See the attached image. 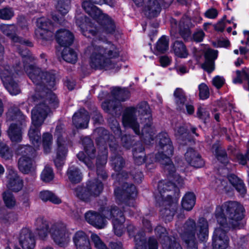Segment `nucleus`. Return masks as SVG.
I'll return each mask as SVG.
<instances>
[{"mask_svg": "<svg viewBox=\"0 0 249 249\" xmlns=\"http://www.w3.org/2000/svg\"><path fill=\"white\" fill-rule=\"evenodd\" d=\"M83 7L85 11L96 21L99 27L93 26L94 23L87 18L77 19L76 24L81 28L83 35L88 37L95 36L101 41L98 44L92 43L89 46L86 52L89 55V63L92 69L95 70H113L117 71L120 70L121 64L115 59L119 56V51L116 47L109 42H106L100 38L101 32L112 33L115 29L112 19L101 11L90 1H85Z\"/></svg>", "mask_w": 249, "mask_h": 249, "instance_id": "nucleus-1", "label": "nucleus"}, {"mask_svg": "<svg viewBox=\"0 0 249 249\" xmlns=\"http://www.w3.org/2000/svg\"><path fill=\"white\" fill-rule=\"evenodd\" d=\"M19 53L25 58L24 67L28 77L35 84L40 87L38 89V93H36L33 97L34 99L36 98L34 100V105L36 109L58 107V100L51 91L55 85L54 74L43 71L30 63L34 58L27 49L19 50Z\"/></svg>", "mask_w": 249, "mask_h": 249, "instance_id": "nucleus-2", "label": "nucleus"}, {"mask_svg": "<svg viewBox=\"0 0 249 249\" xmlns=\"http://www.w3.org/2000/svg\"><path fill=\"white\" fill-rule=\"evenodd\" d=\"M243 206L237 202L229 201L217 206L215 216L219 227L216 228L213 237V249H226L229 244L227 232L231 227L240 228L243 218Z\"/></svg>", "mask_w": 249, "mask_h": 249, "instance_id": "nucleus-3", "label": "nucleus"}, {"mask_svg": "<svg viewBox=\"0 0 249 249\" xmlns=\"http://www.w3.org/2000/svg\"><path fill=\"white\" fill-rule=\"evenodd\" d=\"M159 144L161 151L156 155V159L162 165L164 172L167 174L170 181H160L158 184V189L162 197L163 193L166 191L178 190V187L183 184V179L176 173V169L169 157L173 154V147L172 142L165 133L160 134L158 136Z\"/></svg>", "mask_w": 249, "mask_h": 249, "instance_id": "nucleus-4", "label": "nucleus"}, {"mask_svg": "<svg viewBox=\"0 0 249 249\" xmlns=\"http://www.w3.org/2000/svg\"><path fill=\"white\" fill-rule=\"evenodd\" d=\"M103 215L99 212L89 211L85 214L86 221L98 229H103L107 225L106 219L111 220L114 233L117 236H121L124 231V223L125 221L123 213L118 207L111 206L103 211Z\"/></svg>", "mask_w": 249, "mask_h": 249, "instance_id": "nucleus-5", "label": "nucleus"}, {"mask_svg": "<svg viewBox=\"0 0 249 249\" xmlns=\"http://www.w3.org/2000/svg\"><path fill=\"white\" fill-rule=\"evenodd\" d=\"M136 110H125L123 116V123L125 127L131 128L136 134L140 135L141 132L138 123L136 118ZM140 119L144 126L142 130L141 134L144 142L150 144L154 141V129L151 127L152 115L150 110H140Z\"/></svg>", "mask_w": 249, "mask_h": 249, "instance_id": "nucleus-6", "label": "nucleus"}, {"mask_svg": "<svg viewBox=\"0 0 249 249\" xmlns=\"http://www.w3.org/2000/svg\"><path fill=\"white\" fill-rule=\"evenodd\" d=\"M208 223L204 217H200L196 226V221L188 219L182 227L180 235L188 249H197V239L205 241L208 236Z\"/></svg>", "mask_w": 249, "mask_h": 249, "instance_id": "nucleus-7", "label": "nucleus"}, {"mask_svg": "<svg viewBox=\"0 0 249 249\" xmlns=\"http://www.w3.org/2000/svg\"><path fill=\"white\" fill-rule=\"evenodd\" d=\"M128 177V173L126 171L117 175L116 178L121 186L115 189L114 194L118 201L124 202L129 207H133L134 198L137 196V192L133 184L125 181Z\"/></svg>", "mask_w": 249, "mask_h": 249, "instance_id": "nucleus-8", "label": "nucleus"}, {"mask_svg": "<svg viewBox=\"0 0 249 249\" xmlns=\"http://www.w3.org/2000/svg\"><path fill=\"white\" fill-rule=\"evenodd\" d=\"M15 153L21 156L18 159L19 170L23 174H28L34 169V159L36 157V149L28 145H18Z\"/></svg>", "mask_w": 249, "mask_h": 249, "instance_id": "nucleus-9", "label": "nucleus"}, {"mask_svg": "<svg viewBox=\"0 0 249 249\" xmlns=\"http://www.w3.org/2000/svg\"><path fill=\"white\" fill-rule=\"evenodd\" d=\"M130 97L129 91L125 88L115 87L111 90V100H105L102 103L104 109H116L120 107L121 103L127 100Z\"/></svg>", "mask_w": 249, "mask_h": 249, "instance_id": "nucleus-10", "label": "nucleus"}, {"mask_svg": "<svg viewBox=\"0 0 249 249\" xmlns=\"http://www.w3.org/2000/svg\"><path fill=\"white\" fill-rule=\"evenodd\" d=\"M49 232L53 241L60 247H65L69 242V232L64 223H54L51 226Z\"/></svg>", "mask_w": 249, "mask_h": 249, "instance_id": "nucleus-11", "label": "nucleus"}, {"mask_svg": "<svg viewBox=\"0 0 249 249\" xmlns=\"http://www.w3.org/2000/svg\"><path fill=\"white\" fill-rule=\"evenodd\" d=\"M82 142L87 157L85 156L83 152H80L77 154V157L89 168L92 169L94 167L93 160L96 157L95 148L92 140L89 138H84Z\"/></svg>", "mask_w": 249, "mask_h": 249, "instance_id": "nucleus-12", "label": "nucleus"}, {"mask_svg": "<svg viewBox=\"0 0 249 249\" xmlns=\"http://www.w3.org/2000/svg\"><path fill=\"white\" fill-rule=\"evenodd\" d=\"M1 79L10 94L16 95L20 92L18 85L13 79V73L9 66L0 68Z\"/></svg>", "mask_w": 249, "mask_h": 249, "instance_id": "nucleus-13", "label": "nucleus"}, {"mask_svg": "<svg viewBox=\"0 0 249 249\" xmlns=\"http://www.w3.org/2000/svg\"><path fill=\"white\" fill-rule=\"evenodd\" d=\"M156 234L159 236L163 249H182L179 243L175 240L174 237H170L166 230L161 226L155 229Z\"/></svg>", "mask_w": 249, "mask_h": 249, "instance_id": "nucleus-14", "label": "nucleus"}, {"mask_svg": "<svg viewBox=\"0 0 249 249\" xmlns=\"http://www.w3.org/2000/svg\"><path fill=\"white\" fill-rule=\"evenodd\" d=\"M6 186L14 192H18L23 187V181L18 176L16 170L12 166L7 168Z\"/></svg>", "mask_w": 249, "mask_h": 249, "instance_id": "nucleus-15", "label": "nucleus"}, {"mask_svg": "<svg viewBox=\"0 0 249 249\" xmlns=\"http://www.w3.org/2000/svg\"><path fill=\"white\" fill-rule=\"evenodd\" d=\"M36 25L37 28L36 30V36L39 38L46 40L51 39L53 37V33L49 30L51 24L49 20L45 18H41L37 20Z\"/></svg>", "mask_w": 249, "mask_h": 249, "instance_id": "nucleus-16", "label": "nucleus"}, {"mask_svg": "<svg viewBox=\"0 0 249 249\" xmlns=\"http://www.w3.org/2000/svg\"><path fill=\"white\" fill-rule=\"evenodd\" d=\"M57 148L55 149L56 156L54 159V164L57 168H61L64 164V161L68 154L67 142L65 140L60 138L57 140Z\"/></svg>", "mask_w": 249, "mask_h": 249, "instance_id": "nucleus-17", "label": "nucleus"}, {"mask_svg": "<svg viewBox=\"0 0 249 249\" xmlns=\"http://www.w3.org/2000/svg\"><path fill=\"white\" fill-rule=\"evenodd\" d=\"M1 31L6 36L11 38L13 42L19 43L21 45L32 46V44L28 40L23 39L15 36L17 28L14 25L1 24L0 26Z\"/></svg>", "mask_w": 249, "mask_h": 249, "instance_id": "nucleus-18", "label": "nucleus"}, {"mask_svg": "<svg viewBox=\"0 0 249 249\" xmlns=\"http://www.w3.org/2000/svg\"><path fill=\"white\" fill-rule=\"evenodd\" d=\"M19 242L23 249H33L35 246L34 234L28 228H23L21 230Z\"/></svg>", "mask_w": 249, "mask_h": 249, "instance_id": "nucleus-19", "label": "nucleus"}, {"mask_svg": "<svg viewBox=\"0 0 249 249\" xmlns=\"http://www.w3.org/2000/svg\"><path fill=\"white\" fill-rule=\"evenodd\" d=\"M136 249H147V244L146 242L144 233L143 231L140 232L134 236ZM148 249H158V243L156 240L150 237L149 239Z\"/></svg>", "mask_w": 249, "mask_h": 249, "instance_id": "nucleus-20", "label": "nucleus"}, {"mask_svg": "<svg viewBox=\"0 0 249 249\" xmlns=\"http://www.w3.org/2000/svg\"><path fill=\"white\" fill-rule=\"evenodd\" d=\"M90 116L87 110H78L72 117V123L77 128L88 127Z\"/></svg>", "mask_w": 249, "mask_h": 249, "instance_id": "nucleus-21", "label": "nucleus"}, {"mask_svg": "<svg viewBox=\"0 0 249 249\" xmlns=\"http://www.w3.org/2000/svg\"><path fill=\"white\" fill-rule=\"evenodd\" d=\"M102 148L103 149V151L101 155H99L97 158V175L99 178L103 180H106L107 178V175L104 170L103 166L107 162V151L106 146H104Z\"/></svg>", "mask_w": 249, "mask_h": 249, "instance_id": "nucleus-22", "label": "nucleus"}, {"mask_svg": "<svg viewBox=\"0 0 249 249\" xmlns=\"http://www.w3.org/2000/svg\"><path fill=\"white\" fill-rule=\"evenodd\" d=\"M25 126V123H20L12 124L8 130V135L12 142H20L22 139V129Z\"/></svg>", "mask_w": 249, "mask_h": 249, "instance_id": "nucleus-23", "label": "nucleus"}, {"mask_svg": "<svg viewBox=\"0 0 249 249\" xmlns=\"http://www.w3.org/2000/svg\"><path fill=\"white\" fill-rule=\"evenodd\" d=\"M73 241L76 249H91L88 236L82 231H79L74 234Z\"/></svg>", "mask_w": 249, "mask_h": 249, "instance_id": "nucleus-24", "label": "nucleus"}, {"mask_svg": "<svg viewBox=\"0 0 249 249\" xmlns=\"http://www.w3.org/2000/svg\"><path fill=\"white\" fill-rule=\"evenodd\" d=\"M184 156L187 162L192 166L199 168L204 165V161L199 154L192 148H189Z\"/></svg>", "mask_w": 249, "mask_h": 249, "instance_id": "nucleus-25", "label": "nucleus"}, {"mask_svg": "<svg viewBox=\"0 0 249 249\" xmlns=\"http://www.w3.org/2000/svg\"><path fill=\"white\" fill-rule=\"evenodd\" d=\"M174 100L177 105L179 107H186V109H193L194 107L192 102L187 101L185 93L182 89L177 88L174 92Z\"/></svg>", "mask_w": 249, "mask_h": 249, "instance_id": "nucleus-26", "label": "nucleus"}, {"mask_svg": "<svg viewBox=\"0 0 249 249\" xmlns=\"http://www.w3.org/2000/svg\"><path fill=\"white\" fill-rule=\"evenodd\" d=\"M217 51L216 50L208 49L205 53V61L202 65L203 68L208 71L211 72L213 71L214 60L217 58Z\"/></svg>", "mask_w": 249, "mask_h": 249, "instance_id": "nucleus-27", "label": "nucleus"}, {"mask_svg": "<svg viewBox=\"0 0 249 249\" xmlns=\"http://www.w3.org/2000/svg\"><path fill=\"white\" fill-rule=\"evenodd\" d=\"M55 36L57 42L63 46L71 44L74 38L73 35L69 31L65 29L58 30Z\"/></svg>", "mask_w": 249, "mask_h": 249, "instance_id": "nucleus-28", "label": "nucleus"}, {"mask_svg": "<svg viewBox=\"0 0 249 249\" xmlns=\"http://www.w3.org/2000/svg\"><path fill=\"white\" fill-rule=\"evenodd\" d=\"M36 232L39 237L44 239L49 233V222L44 217H38L36 221Z\"/></svg>", "mask_w": 249, "mask_h": 249, "instance_id": "nucleus-29", "label": "nucleus"}, {"mask_svg": "<svg viewBox=\"0 0 249 249\" xmlns=\"http://www.w3.org/2000/svg\"><path fill=\"white\" fill-rule=\"evenodd\" d=\"M51 113V110H32V124L41 126L46 118Z\"/></svg>", "mask_w": 249, "mask_h": 249, "instance_id": "nucleus-30", "label": "nucleus"}, {"mask_svg": "<svg viewBox=\"0 0 249 249\" xmlns=\"http://www.w3.org/2000/svg\"><path fill=\"white\" fill-rule=\"evenodd\" d=\"M86 186L92 198L98 196L104 188L103 183L98 179L89 181Z\"/></svg>", "mask_w": 249, "mask_h": 249, "instance_id": "nucleus-31", "label": "nucleus"}, {"mask_svg": "<svg viewBox=\"0 0 249 249\" xmlns=\"http://www.w3.org/2000/svg\"><path fill=\"white\" fill-rule=\"evenodd\" d=\"M67 176L72 183H78L82 181L83 174L80 169L75 165L69 166L67 171Z\"/></svg>", "mask_w": 249, "mask_h": 249, "instance_id": "nucleus-32", "label": "nucleus"}, {"mask_svg": "<svg viewBox=\"0 0 249 249\" xmlns=\"http://www.w3.org/2000/svg\"><path fill=\"white\" fill-rule=\"evenodd\" d=\"M40 126H41L32 124L28 132V136L30 140L34 145L36 148H37L40 144Z\"/></svg>", "mask_w": 249, "mask_h": 249, "instance_id": "nucleus-33", "label": "nucleus"}, {"mask_svg": "<svg viewBox=\"0 0 249 249\" xmlns=\"http://www.w3.org/2000/svg\"><path fill=\"white\" fill-rule=\"evenodd\" d=\"M145 11L146 15L150 17H154L160 13V6L157 0H147Z\"/></svg>", "mask_w": 249, "mask_h": 249, "instance_id": "nucleus-34", "label": "nucleus"}, {"mask_svg": "<svg viewBox=\"0 0 249 249\" xmlns=\"http://www.w3.org/2000/svg\"><path fill=\"white\" fill-rule=\"evenodd\" d=\"M196 202V197L194 193L188 192L182 198L181 205L182 208L190 211L194 207Z\"/></svg>", "mask_w": 249, "mask_h": 249, "instance_id": "nucleus-35", "label": "nucleus"}, {"mask_svg": "<svg viewBox=\"0 0 249 249\" xmlns=\"http://www.w3.org/2000/svg\"><path fill=\"white\" fill-rule=\"evenodd\" d=\"M74 194L79 199L85 202H89L92 199L87 186H77L74 189Z\"/></svg>", "mask_w": 249, "mask_h": 249, "instance_id": "nucleus-36", "label": "nucleus"}, {"mask_svg": "<svg viewBox=\"0 0 249 249\" xmlns=\"http://www.w3.org/2000/svg\"><path fill=\"white\" fill-rule=\"evenodd\" d=\"M211 150L215 154L217 159L223 163L227 162V154L225 149H223L219 143L213 144Z\"/></svg>", "mask_w": 249, "mask_h": 249, "instance_id": "nucleus-37", "label": "nucleus"}, {"mask_svg": "<svg viewBox=\"0 0 249 249\" xmlns=\"http://www.w3.org/2000/svg\"><path fill=\"white\" fill-rule=\"evenodd\" d=\"M172 49L175 54L180 58H186L188 55V51L185 46L181 42L177 41L174 42Z\"/></svg>", "mask_w": 249, "mask_h": 249, "instance_id": "nucleus-38", "label": "nucleus"}, {"mask_svg": "<svg viewBox=\"0 0 249 249\" xmlns=\"http://www.w3.org/2000/svg\"><path fill=\"white\" fill-rule=\"evenodd\" d=\"M39 197L43 201H50L55 204H59L62 202L59 197L49 191H41L39 194Z\"/></svg>", "mask_w": 249, "mask_h": 249, "instance_id": "nucleus-39", "label": "nucleus"}, {"mask_svg": "<svg viewBox=\"0 0 249 249\" xmlns=\"http://www.w3.org/2000/svg\"><path fill=\"white\" fill-rule=\"evenodd\" d=\"M133 155L135 162L138 165L142 164L145 160V154L144 148L142 144H139L133 151Z\"/></svg>", "mask_w": 249, "mask_h": 249, "instance_id": "nucleus-40", "label": "nucleus"}, {"mask_svg": "<svg viewBox=\"0 0 249 249\" xmlns=\"http://www.w3.org/2000/svg\"><path fill=\"white\" fill-rule=\"evenodd\" d=\"M6 119L9 121L16 120L19 123H23L25 120V116L20 110H8L6 113Z\"/></svg>", "mask_w": 249, "mask_h": 249, "instance_id": "nucleus-41", "label": "nucleus"}, {"mask_svg": "<svg viewBox=\"0 0 249 249\" xmlns=\"http://www.w3.org/2000/svg\"><path fill=\"white\" fill-rule=\"evenodd\" d=\"M62 56L63 59L69 63H75L77 60V55L73 50L65 48L63 50Z\"/></svg>", "mask_w": 249, "mask_h": 249, "instance_id": "nucleus-42", "label": "nucleus"}, {"mask_svg": "<svg viewBox=\"0 0 249 249\" xmlns=\"http://www.w3.org/2000/svg\"><path fill=\"white\" fill-rule=\"evenodd\" d=\"M71 0H57L56 4V9L58 12L63 16L66 15L70 8Z\"/></svg>", "mask_w": 249, "mask_h": 249, "instance_id": "nucleus-43", "label": "nucleus"}, {"mask_svg": "<svg viewBox=\"0 0 249 249\" xmlns=\"http://www.w3.org/2000/svg\"><path fill=\"white\" fill-rule=\"evenodd\" d=\"M171 207H172L171 209L165 208L160 210V215L165 221H169L173 219V216L175 214L176 204L175 203L172 204Z\"/></svg>", "mask_w": 249, "mask_h": 249, "instance_id": "nucleus-44", "label": "nucleus"}, {"mask_svg": "<svg viewBox=\"0 0 249 249\" xmlns=\"http://www.w3.org/2000/svg\"><path fill=\"white\" fill-rule=\"evenodd\" d=\"M111 164L116 171H119L124 167V161L120 156L115 155L111 158Z\"/></svg>", "mask_w": 249, "mask_h": 249, "instance_id": "nucleus-45", "label": "nucleus"}, {"mask_svg": "<svg viewBox=\"0 0 249 249\" xmlns=\"http://www.w3.org/2000/svg\"><path fill=\"white\" fill-rule=\"evenodd\" d=\"M42 139L44 151L46 154L49 153L51 151L52 136L49 133H45L43 134Z\"/></svg>", "mask_w": 249, "mask_h": 249, "instance_id": "nucleus-46", "label": "nucleus"}, {"mask_svg": "<svg viewBox=\"0 0 249 249\" xmlns=\"http://www.w3.org/2000/svg\"><path fill=\"white\" fill-rule=\"evenodd\" d=\"M54 178V174L52 168L49 166H46L41 174V178L42 181L48 182Z\"/></svg>", "mask_w": 249, "mask_h": 249, "instance_id": "nucleus-47", "label": "nucleus"}, {"mask_svg": "<svg viewBox=\"0 0 249 249\" xmlns=\"http://www.w3.org/2000/svg\"><path fill=\"white\" fill-rule=\"evenodd\" d=\"M3 199L5 206L9 208H12L16 205V199L11 193L5 192L3 194Z\"/></svg>", "mask_w": 249, "mask_h": 249, "instance_id": "nucleus-48", "label": "nucleus"}, {"mask_svg": "<svg viewBox=\"0 0 249 249\" xmlns=\"http://www.w3.org/2000/svg\"><path fill=\"white\" fill-rule=\"evenodd\" d=\"M168 40L165 36H163L158 41L156 48L158 52L163 53L168 50Z\"/></svg>", "mask_w": 249, "mask_h": 249, "instance_id": "nucleus-49", "label": "nucleus"}, {"mask_svg": "<svg viewBox=\"0 0 249 249\" xmlns=\"http://www.w3.org/2000/svg\"><path fill=\"white\" fill-rule=\"evenodd\" d=\"M237 77L234 78L233 82L235 84L241 83L242 81V78L247 80L248 83L247 87L245 86V89L249 91V75L245 71L242 72L239 71H236Z\"/></svg>", "mask_w": 249, "mask_h": 249, "instance_id": "nucleus-50", "label": "nucleus"}, {"mask_svg": "<svg viewBox=\"0 0 249 249\" xmlns=\"http://www.w3.org/2000/svg\"><path fill=\"white\" fill-rule=\"evenodd\" d=\"M91 240L96 249H107L104 242L99 236L95 233H92L90 236Z\"/></svg>", "mask_w": 249, "mask_h": 249, "instance_id": "nucleus-51", "label": "nucleus"}, {"mask_svg": "<svg viewBox=\"0 0 249 249\" xmlns=\"http://www.w3.org/2000/svg\"><path fill=\"white\" fill-rule=\"evenodd\" d=\"M0 156L6 160L10 159L12 157V153L8 147L2 142H0Z\"/></svg>", "mask_w": 249, "mask_h": 249, "instance_id": "nucleus-52", "label": "nucleus"}, {"mask_svg": "<svg viewBox=\"0 0 249 249\" xmlns=\"http://www.w3.org/2000/svg\"><path fill=\"white\" fill-rule=\"evenodd\" d=\"M16 215L12 213L1 214L0 213V221L2 223L13 222L17 220Z\"/></svg>", "mask_w": 249, "mask_h": 249, "instance_id": "nucleus-53", "label": "nucleus"}, {"mask_svg": "<svg viewBox=\"0 0 249 249\" xmlns=\"http://www.w3.org/2000/svg\"><path fill=\"white\" fill-rule=\"evenodd\" d=\"M14 14V11L11 8L6 7L0 10V18L2 19H10Z\"/></svg>", "mask_w": 249, "mask_h": 249, "instance_id": "nucleus-54", "label": "nucleus"}, {"mask_svg": "<svg viewBox=\"0 0 249 249\" xmlns=\"http://www.w3.org/2000/svg\"><path fill=\"white\" fill-rule=\"evenodd\" d=\"M176 135L178 137V139L180 141H185L182 142L183 144H186V140H184V138L188 136V134L187 132V129L184 126H180L176 130Z\"/></svg>", "mask_w": 249, "mask_h": 249, "instance_id": "nucleus-55", "label": "nucleus"}, {"mask_svg": "<svg viewBox=\"0 0 249 249\" xmlns=\"http://www.w3.org/2000/svg\"><path fill=\"white\" fill-rule=\"evenodd\" d=\"M199 96L201 99L204 100L209 96V90L207 85L202 83L199 86Z\"/></svg>", "mask_w": 249, "mask_h": 249, "instance_id": "nucleus-56", "label": "nucleus"}, {"mask_svg": "<svg viewBox=\"0 0 249 249\" xmlns=\"http://www.w3.org/2000/svg\"><path fill=\"white\" fill-rule=\"evenodd\" d=\"M212 83L214 86L217 89H219L224 85L225 79L222 76H216L213 78Z\"/></svg>", "mask_w": 249, "mask_h": 249, "instance_id": "nucleus-57", "label": "nucleus"}, {"mask_svg": "<svg viewBox=\"0 0 249 249\" xmlns=\"http://www.w3.org/2000/svg\"><path fill=\"white\" fill-rule=\"evenodd\" d=\"M63 132H64V125L61 123H59L56 127L54 134L55 136L57 137V140H58L59 138L61 140H65L62 136Z\"/></svg>", "mask_w": 249, "mask_h": 249, "instance_id": "nucleus-58", "label": "nucleus"}, {"mask_svg": "<svg viewBox=\"0 0 249 249\" xmlns=\"http://www.w3.org/2000/svg\"><path fill=\"white\" fill-rule=\"evenodd\" d=\"M128 176L127 178H132L137 183L140 182L143 178L142 173L139 170L133 171L132 175L131 176L128 175Z\"/></svg>", "mask_w": 249, "mask_h": 249, "instance_id": "nucleus-59", "label": "nucleus"}, {"mask_svg": "<svg viewBox=\"0 0 249 249\" xmlns=\"http://www.w3.org/2000/svg\"><path fill=\"white\" fill-rule=\"evenodd\" d=\"M234 187L240 194L242 196H244L245 194L246 193V189L243 181H241L237 184V185H235Z\"/></svg>", "mask_w": 249, "mask_h": 249, "instance_id": "nucleus-60", "label": "nucleus"}, {"mask_svg": "<svg viewBox=\"0 0 249 249\" xmlns=\"http://www.w3.org/2000/svg\"><path fill=\"white\" fill-rule=\"evenodd\" d=\"M175 69L177 73L181 75L189 71L188 69L186 66L182 65H176Z\"/></svg>", "mask_w": 249, "mask_h": 249, "instance_id": "nucleus-61", "label": "nucleus"}, {"mask_svg": "<svg viewBox=\"0 0 249 249\" xmlns=\"http://www.w3.org/2000/svg\"><path fill=\"white\" fill-rule=\"evenodd\" d=\"M218 15L217 10L214 8H210L207 10L205 13V16L209 18H214Z\"/></svg>", "mask_w": 249, "mask_h": 249, "instance_id": "nucleus-62", "label": "nucleus"}, {"mask_svg": "<svg viewBox=\"0 0 249 249\" xmlns=\"http://www.w3.org/2000/svg\"><path fill=\"white\" fill-rule=\"evenodd\" d=\"M91 116L95 123L101 124L103 121L102 115L96 110L93 111Z\"/></svg>", "mask_w": 249, "mask_h": 249, "instance_id": "nucleus-63", "label": "nucleus"}, {"mask_svg": "<svg viewBox=\"0 0 249 249\" xmlns=\"http://www.w3.org/2000/svg\"><path fill=\"white\" fill-rule=\"evenodd\" d=\"M204 36V32L201 30H199L194 33L193 39L196 42H201L202 41Z\"/></svg>", "mask_w": 249, "mask_h": 249, "instance_id": "nucleus-64", "label": "nucleus"}]
</instances>
